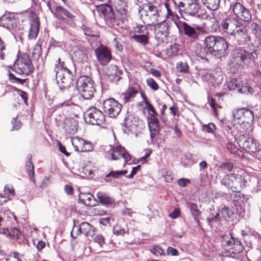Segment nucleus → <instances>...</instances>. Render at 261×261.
Masks as SVG:
<instances>
[{
    "label": "nucleus",
    "instance_id": "55",
    "mask_svg": "<svg viewBox=\"0 0 261 261\" xmlns=\"http://www.w3.org/2000/svg\"><path fill=\"white\" fill-rule=\"evenodd\" d=\"M6 46L5 42L0 38V59L4 60L5 59V53Z\"/></svg>",
    "mask_w": 261,
    "mask_h": 261
},
{
    "label": "nucleus",
    "instance_id": "21",
    "mask_svg": "<svg viewBox=\"0 0 261 261\" xmlns=\"http://www.w3.org/2000/svg\"><path fill=\"white\" fill-rule=\"evenodd\" d=\"M201 8L198 0H190L185 9L186 13L191 16H196Z\"/></svg>",
    "mask_w": 261,
    "mask_h": 261
},
{
    "label": "nucleus",
    "instance_id": "52",
    "mask_svg": "<svg viewBox=\"0 0 261 261\" xmlns=\"http://www.w3.org/2000/svg\"><path fill=\"white\" fill-rule=\"evenodd\" d=\"M93 241L98 244L100 248H102L105 244V238L101 234H97L94 236Z\"/></svg>",
    "mask_w": 261,
    "mask_h": 261
},
{
    "label": "nucleus",
    "instance_id": "8",
    "mask_svg": "<svg viewBox=\"0 0 261 261\" xmlns=\"http://www.w3.org/2000/svg\"><path fill=\"white\" fill-rule=\"evenodd\" d=\"M102 109L108 116L115 118L120 113L122 105L114 98H109L103 101Z\"/></svg>",
    "mask_w": 261,
    "mask_h": 261
},
{
    "label": "nucleus",
    "instance_id": "45",
    "mask_svg": "<svg viewBox=\"0 0 261 261\" xmlns=\"http://www.w3.org/2000/svg\"><path fill=\"white\" fill-rule=\"evenodd\" d=\"M147 25L146 24L145 25H137L136 27L134 28V32L139 34V35L149 34Z\"/></svg>",
    "mask_w": 261,
    "mask_h": 261
},
{
    "label": "nucleus",
    "instance_id": "33",
    "mask_svg": "<svg viewBox=\"0 0 261 261\" xmlns=\"http://www.w3.org/2000/svg\"><path fill=\"white\" fill-rule=\"evenodd\" d=\"M203 5L212 11L217 10L220 6V0H201Z\"/></svg>",
    "mask_w": 261,
    "mask_h": 261
},
{
    "label": "nucleus",
    "instance_id": "32",
    "mask_svg": "<svg viewBox=\"0 0 261 261\" xmlns=\"http://www.w3.org/2000/svg\"><path fill=\"white\" fill-rule=\"evenodd\" d=\"M242 84L241 78H231L226 83L227 88L229 90H238L240 85Z\"/></svg>",
    "mask_w": 261,
    "mask_h": 261
},
{
    "label": "nucleus",
    "instance_id": "18",
    "mask_svg": "<svg viewBox=\"0 0 261 261\" xmlns=\"http://www.w3.org/2000/svg\"><path fill=\"white\" fill-rule=\"evenodd\" d=\"M123 71L119 67L116 65L111 64L109 65L106 70V74L111 80L118 82L121 79V75Z\"/></svg>",
    "mask_w": 261,
    "mask_h": 261
},
{
    "label": "nucleus",
    "instance_id": "50",
    "mask_svg": "<svg viewBox=\"0 0 261 261\" xmlns=\"http://www.w3.org/2000/svg\"><path fill=\"white\" fill-rule=\"evenodd\" d=\"M148 113V117L147 119L148 124L155 122L158 121V119L157 118L158 113L155 111L154 108H153V111H150L149 110H147Z\"/></svg>",
    "mask_w": 261,
    "mask_h": 261
},
{
    "label": "nucleus",
    "instance_id": "13",
    "mask_svg": "<svg viewBox=\"0 0 261 261\" xmlns=\"http://www.w3.org/2000/svg\"><path fill=\"white\" fill-rule=\"evenodd\" d=\"M75 229V227L74 226L71 232V236L74 238H76L77 236L81 233L84 234L86 237H93L95 234V227L86 222H82L80 226L76 228L77 232L74 234Z\"/></svg>",
    "mask_w": 261,
    "mask_h": 261
},
{
    "label": "nucleus",
    "instance_id": "56",
    "mask_svg": "<svg viewBox=\"0 0 261 261\" xmlns=\"http://www.w3.org/2000/svg\"><path fill=\"white\" fill-rule=\"evenodd\" d=\"M146 83L147 85L153 90H157L159 89V86L155 81L152 78L147 79Z\"/></svg>",
    "mask_w": 261,
    "mask_h": 261
},
{
    "label": "nucleus",
    "instance_id": "64",
    "mask_svg": "<svg viewBox=\"0 0 261 261\" xmlns=\"http://www.w3.org/2000/svg\"><path fill=\"white\" fill-rule=\"evenodd\" d=\"M251 28L256 35H261V30L257 23L254 22H252L251 24Z\"/></svg>",
    "mask_w": 261,
    "mask_h": 261
},
{
    "label": "nucleus",
    "instance_id": "24",
    "mask_svg": "<svg viewBox=\"0 0 261 261\" xmlns=\"http://www.w3.org/2000/svg\"><path fill=\"white\" fill-rule=\"evenodd\" d=\"M241 28L242 23L238 19H230L228 30H226V33L231 35L240 34V33H243L245 31L244 29Z\"/></svg>",
    "mask_w": 261,
    "mask_h": 261
},
{
    "label": "nucleus",
    "instance_id": "7",
    "mask_svg": "<svg viewBox=\"0 0 261 261\" xmlns=\"http://www.w3.org/2000/svg\"><path fill=\"white\" fill-rule=\"evenodd\" d=\"M85 121L92 125H100L105 123V116L103 113L95 107L90 108L87 111Z\"/></svg>",
    "mask_w": 261,
    "mask_h": 261
},
{
    "label": "nucleus",
    "instance_id": "2",
    "mask_svg": "<svg viewBox=\"0 0 261 261\" xmlns=\"http://www.w3.org/2000/svg\"><path fill=\"white\" fill-rule=\"evenodd\" d=\"M54 71L57 83L61 89L69 88L73 85V73L65 66L64 62L61 61L60 58L58 59Z\"/></svg>",
    "mask_w": 261,
    "mask_h": 261
},
{
    "label": "nucleus",
    "instance_id": "36",
    "mask_svg": "<svg viewBox=\"0 0 261 261\" xmlns=\"http://www.w3.org/2000/svg\"><path fill=\"white\" fill-rule=\"evenodd\" d=\"M125 148L120 145H117L112 148L111 158L113 160H118L120 154Z\"/></svg>",
    "mask_w": 261,
    "mask_h": 261
},
{
    "label": "nucleus",
    "instance_id": "34",
    "mask_svg": "<svg viewBox=\"0 0 261 261\" xmlns=\"http://www.w3.org/2000/svg\"><path fill=\"white\" fill-rule=\"evenodd\" d=\"M182 25L185 35L193 39H197L198 37L199 33L193 28L186 22H184Z\"/></svg>",
    "mask_w": 261,
    "mask_h": 261
},
{
    "label": "nucleus",
    "instance_id": "51",
    "mask_svg": "<svg viewBox=\"0 0 261 261\" xmlns=\"http://www.w3.org/2000/svg\"><path fill=\"white\" fill-rule=\"evenodd\" d=\"M151 252L156 256H163L165 254V250L160 246H154Z\"/></svg>",
    "mask_w": 261,
    "mask_h": 261
},
{
    "label": "nucleus",
    "instance_id": "48",
    "mask_svg": "<svg viewBox=\"0 0 261 261\" xmlns=\"http://www.w3.org/2000/svg\"><path fill=\"white\" fill-rule=\"evenodd\" d=\"M176 67L180 72L184 73L189 72V67L187 62H179L176 64Z\"/></svg>",
    "mask_w": 261,
    "mask_h": 261
},
{
    "label": "nucleus",
    "instance_id": "41",
    "mask_svg": "<svg viewBox=\"0 0 261 261\" xmlns=\"http://www.w3.org/2000/svg\"><path fill=\"white\" fill-rule=\"evenodd\" d=\"M238 91L243 94H250L252 92V89L248 83L242 81V84L240 85Z\"/></svg>",
    "mask_w": 261,
    "mask_h": 261
},
{
    "label": "nucleus",
    "instance_id": "11",
    "mask_svg": "<svg viewBox=\"0 0 261 261\" xmlns=\"http://www.w3.org/2000/svg\"><path fill=\"white\" fill-rule=\"evenodd\" d=\"M232 10L234 15L240 20L250 22L252 20V14L250 10L240 3L236 2L232 6Z\"/></svg>",
    "mask_w": 261,
    "mask_h": 261
},
{
    "label": "nucleus",
    "instance_id": "28",
    "mask_svg": "<svg viewBox=\"0 0 261 261\" xmlns=\"http://www.w3.org/2000/svg\"><path fill=\"white\" fill-rule=\"evenodd\" d=\"M82 203L88 206H93L95 205V199L90 193H82L79 197Z\"/></svg>",
    "mask_w": 261,
    "mask_h": 261
},
{
    "label": "nucleus",
    "instance_id": "38",
    "mask_svg": "<svg viewBox=\"0 0 261 261\" xmlns=\"http://www.w3.org/2000/svg\"><path fill=\"white\" fill-rule=\"evenodd\" d=\"M127 6L125 4L119 5L116 7L117 15L123 19H126L127 16Z\"/></svg>",
    "mask_w": 261,
    "mask_h": 261
},
{
    "label": "nucleus",
    "instance_id": "1",
    "mask_svg": "<svg viewBox=\"0 0 261 261\" xmlns=\"http://www.w3.org/2000/svg\"><path fill=\"white\" fill-rule=\"evenodd\" d=\"M204 48L206 51L217 58L224 57L228 48V42L222 37L210 35L204 40Z\"/></svg>",
    "mask_w": 261,
    "mask_h": 261
},
{
    "label": "nucleus",
    "instance_id": "17",
    "mask_svg": "<svg viewBox=\"0 0 261 261\" xmlns=\"http://www.w3.org/2000/svg\"><path fill=\"white\" fill-rule=\"evenodd\" d=\"M155 33L159 38L167 37L169 34V23L167 20H163L160 23L153 24Z\"/></svg>",
    "mask_w": 261,
    "mask_h": 261
},
{
    "label": "nucleus",
    "instance_id": "60",
    "mask_svg": "<svg viewBox=\"0 0 261 261\" xmlns=\"http://www.w3.org/2000/svg\"><path fill=\"white\" fill-rule=\"evenodd\" d=\"M220 168L222 169H225L229 172H230L233 169V164L231 162L222 163L220 164Z\"/></svg>",
    "mask_w": 261,
    "mask_h": 261
},
{
    "label": "nucleus",
    "instance_id": "46",
    "mask_svg": "<svg viewBox=\"0 0 261 261\" xmlns=\"http://www.w3.org/2000/svg\"><path fill=\"white\" fill-rule=\"evenodd\" d=\"M227 148L228 151L232 154L237 156L242 155V151L240 150L236 145L231 143L227 144Z\"/></svg>",
    "mask_w": 261,
    "mask_h": 261
},
{
    "label": "nucleus",
    "instance_id": "25",
    "mask_svg": "<svg viewBox=\"0 0 261 261\" xmlns=\"http://www.w3.org/2000/svg\"><path fill=\"white\" fill-rule=\"evenodd\" d=\"M78 123L73 118H66L64 121L63 128L69 134H74L77 131Z\"/></svg>",
    "mask_w": 261,
    "mask_h": 261
},
{
    "label": "nucleus",
    "instance_id": "22",
    "mask_svg": "<svg viewBox=\"0 0 261 261\" xmlns=\"http://www.w3.org/2000/svg\"><path fill=\"white\" fill-rule=\"evenodd\" d=\"M233 57L237 61L249 63L251 60V55L243 49H237L233 50Z\"/></svg>",
    "mask_w": 261,
    "mask_h": 261
},
{
    "label": "nucleus",
    "instance_id": "42",
    "mask_svg": "<svg viewBox=\"0 0 261 261\" xmlns=\"http://www.w3.org/2000/svg\"><path fill=\"white\" fill-rule=\"evenodd\" d=\"M148 35H134L132 38L137 42L146 45L148 43Z\"/></svg>",
    "mask_w": 261,
    "mask_h": 261
},
{
    "label": "nucleus",
    "instance_id": "12",
    "mask_svg": "<svg viewBox=\"0 0 261 261\" xmlns=\"http://www.w3.org/2000/svg\"><path fill=\"white\" fill-rule=\"evenodd\" d=\"M30 31L29 37L30 39H35L38 34L40 22L37 14L33 11H31L29 14Z\"/></svg>",
    "mask_w": 261,
    "mask_h": 261
},
{
    "label": "nucleus",
    "instance_id": "37",
    "mask_svg": "<svg viewBox=\"0 0 261 261\" xmlns=\"http://www.w3.org/2000/svg\"><path fill=\"white\" fill-rule=\"evenodd\" d=\"M121 159H123L124 160L123 167H124L126 164L130 165L133 163L131 155L125 148L124 149L122 153H121L119 156V160Z\"/></svg>",
    "mask_w": 261,
    "mask_h": 261
},
{
    "label": "nucleus",
    "instance_id": "62",
    "mask_svg": "<svg viewBox=\"0 0 261 261\" xmlns=\"http://www.w3.org/2000/svg\"><path fill=\"white\" fill-rule=\"evenodd\" d=\"M12 123L14 129L18 130L21 127V123L19 120H17V117L12 119Z\"/></svg>",
    "mask_w": 261,
    "mask_h": 261
},
{
    "label": "nucleus",
    "instance_id": "35",
    "mask_svg": "<svg viewBox=\"0 0 261 261\" xmlns=\"http://www.w3.org/2000/svg\"><path fill=\"white\" fill-rule=\"evenodd\" d=\"M110 16L107 21L109 22L112 26H119L123 23L124 19L118 15L115 16L114 12L109 14Z\"/></svg>",
    "mask_w": 261,
    "mask_h": 261
},
{
    "label": "nucleus",
    "instance_id": "26",
    "mask_svg": "<svg viewBox=\"0 0 261 261\" xmlns=\"http://www.w3.org/2000/svg\"><path fill=\"white\" fill-rule=\"evenodd\" d=\"M203 79L206 81L212 86H218L222 82V76L221 74L215 73H206L203 75Z\"/></svg>",
    "mask_w": 261,
    "mask_h": 261
},
{
    "label": "nucleus",
    "instance_id": "44",
    "mask_svg": "<svg viewBox=\"0 0 261 261\" xmlns=\"http://www.w3.org/2000/svg\"><path fill=\"white\" fill-rule=\"evenodd\" d=\"M42 55L41 45L40 43H37L35 45L32 53L33 58L34 60H38Z\"/></svg>",
    "mask_w": 261,
    "mask_h": 261
},
{
    "label": "nucleus",
    "instance_id": "39",
    "mask_svg": "<svg viewBox=\"0 0 261 261\" xmlns=\"http://www.w3.org/2000/svg\"><path fill=\"white\" fill-rule=\"evenodd\" d=\"M208 103L213 110L215 115L218 116L219 115L218 109L221 108L220 105L216 102V100L212 96H208Z\"/></svg>",
    "mask_w": 261,
    "mask_h": 261
},
{
    "label": "nucleus",
    "instance_id": "61",
    "mask_svg": "<svg viewBox=\"0 0 261 261\" xmlns=\"http://www.w3.org/2000/svg\"><path fill=\"white\" fill-rule=\"evenodd\" d=\"M148 127L150 131L153 130L155 132H159L160 125L159 121L155 122L149 123L148 124Z\"/></svg>",
    "mask_w": 261,
    "mask_h": 261
},
{
    "label": "nucleus",
    "instance_id": "16",
    "mask_svg": "<svg viewBox=\"0 0 261 261\" xmlns=\"http://www.w3.org/2000/svg\"><path fill=\"white\" fill-rule=\"evenodd\" d=\"M54 15L58 19L63 22H65L66 18L73 20L75 18V16L71 12L60 6L56 7Z\"/></svg>",
    "mask_w": 261,
    "mask_h": 261
},
{
    "label": "nucleus",
    "instance_id": "15",
    "mask_svg": "<svg viewBox=\"0 0 261 261\" xmlns=\"http://www.w3.org/2000/svg\"><path fill=\"white\" fill-rule=\"evenodd\" d=\"M239 145L249 152H256L258 150V144L252 137L248 138L244 136L240 137Z\"/></svg>",
    "mask_w": 261,
    "mask_h": 261
},
{
    "label": "nucleus",
    "instance_id": "4",
    "mask_svg": "<svg viewBox=\"0 0 261 261\" xmlns=\"http://www.w3.org/2000/svg\"><path fill=\"white\" fill-rule=\"evenodd\" d=\"M94 84L91 77L82 75L77 80L76 89L83 98L88 99L94 96L95 92Z\"/></svg>",
    "mask_w": 261,
    "mask_h": 261
},
{
    "label": "nucleus",
    "instance_id": "19",
    "mask_svg": "<svg viewBox=\"0 0 261 261\" xmlns=\"http://www.w3.org/2000/svg\"><path fill=\"white\" fill-rule=\"evenodd\" d=\"M225 247L227 251L233 253H239L243 249V246L241 241L233 237L227 241Z\"/></svg>",
    "mask_w": 261,
    "mask_h": 261
},
{
    "label": "nucleus",
    "instance_id": "3",
    "mask_svg": "<svg viewBox=\"0 0 261 261\" xmlns=\"http://www.w3.org/2000/svg\"><path fill=\"white\" fill-rule=\"evenodd\" d=\"M246 182L243 172L227 174L222 180V184L233 192H240Z\"/></svg>",
    "mask_w": 261,
    "mask_h": 261
},
{
    "label": "nucleus",
    "instance_id": "59",
    "mask_svg": "<svg viewBox=\"0 0 261 261\" xmlns=\"http://www.w3.org/2000/svg\"><path fill=\"white\" fill-rule=\"evenodd\" d=\"M9 77L10 80H14L16 83L20 84H23L25 81L26 79H22L20 78L16 77L14 74L10 72L9 74Z\"/></svg>",
    "mask_w": 261,
    "mask_h": 261
},
{
    "label": "nucleus",
    "instance_id": "10",
    "mask_svg": "<svg viewBox=\"0 0 261 261\" xmlns=\"http://www.w3.org/2000/svg\"><path fill=\"white\" fill-rule=\"evenodd\" d=\"M94 54L97 62L102 66H107L112 59L111 51L108 47L103 45L95 48Z\"/></svg>",
    "mask_w": 261,
    "mask_h": 261
},
{
    "label": "nucleus",
    "instance_id": "20",
    "mask_svg": "<svg viewBox=\"0 0 261 261\" xmlns=\"http://www.w3.org/2000/svg\"><path fill=\"white\" fill-rule=\"evenodd\" d=\"M140 89L139 86L129 87L122 94L123 101L124 103L133 101L136 95L139 93Z\"/></svg>",
    "mask_w": 261,
    "mask_h": 261
},
{
    "label": "nucleus",
    "instance_id": "58",
    "mask_svg": "<svg viewBox=\"0 0 261 261\" xmlns=\"http://www.w3.org/2000/svg\"><path fill=\"white\" fill-rule=\"evenodd\" d=\"M141 95L145 103V109L150 111H153V106L147 100V98L145 94L144 93L141 92Z\"/></svg>",
    "mask_w": 261,
    "mask_h": 261
},
{
    "label": "nucleus",
    "instance_id": "54",
    "mask_svg": "<svg viewBox=\"0 0 261 261\" xmlns=\"http://www.w3.org/2000/svg\"><path fill=\"white\" fill-rule=\"evenodd\" d=\"M165 7L166 8L167 11V13L166 15L167 18H170L172 20H174L175 18H176L177 17V14L174 13L170 9L169 5L168 3H165Z\"/></svg>",
    "mask_w": 261,
    "mask_h": 261
},
{
    "label": "nucleus",
    "instance_id": "14",
    "mask_svg": "<svg viewBox=\"0 0 261 261\" xmlns=\"http://www.w3.org/2000/svg\"><path fill=\"white\" fill-rule=\"evenodd\" d=\"M71 141L74 150L76 151L88 152L92 151L93 149L91 143L79 137L71 138Z\"/></svg>",
    "mask_w": 261,
    "mask_h": 261
},
{
    "label": "nucleus",
    "instance_id": "9",
    "mask_svg": "<svg viewBox=\"0 0 261 261\" xmlns=\"http://www.w3.org/2000/svg\"><path fill=\"white\" fill-rule=\"evenodd\" d=\"M233 120L239 124L251 123L254 120L252 111L247 108H240L233 113Z\"/></svg>",
    "mask_w": 261,
    "mask_h": 261
},
{
    "label": "nucleus",
    "instance_id": "30",
    "mask_svg": "<svg viewBox=\"0 0 261 261\" xmlns=\"http://www.w3.org/2000/svg\"><path fill=\"white\" fill-rule=\"evenodd\" d=\"M32 158V156L30 154L27 156L28 161L27 162V171L30 179L35 184L36 180L35 178L34 166L31 161Z\"/></svg>",
    "mask_w": 261,
    "mask_h": 261
},
{
    "label": "nucleus",
    "instance_id": "47",
    "mask_svg": "<svg viewBox=\"0 0 261 261\" xmlns=\"http://www.w3.org/2000/svg\"><path fill=\"white\" fill-rule=\"evenodd\" d=\"M6 261H23L20 254L17 251L10 252L6 258Z\"/></svg>",
    "mask_w": 261,
    "mask_h": 261
},
{
    "label": "nucleus",
    "instance_id": "6",
    "mask_svg": "<svg viewBox=\"0 0 261 261\" xmlns=\"http://www.w3.org/2000/svg\"><path fill=\"white\" fill-rule=\"evenodd\" d=\"M144 14H142L143 22L148 25H151L158 21L159 12L157 7L151 3L144 5Z\"/></svg>",
    "mask_w": 261,
    "mask_h": 261
},
{
    "label": "nucleus",
    "instance_id": "31",
    "mask_svg": "<svg viewBox=\"0 0 261 261\" xmlns=\"http://www.w3.org/2000/svg\"><path fill=\"white\" fill-rule=\"evenodd\" d=\"M187 205L195 221L198 222L199 218L201 214V212L199 210L198 205L193 202H188Z\"/></svg>",
    "mask_w": 261,
    "mask_h": 261
},
{
    "label": "nucleus",
    "instance_id": "63",
    "mask_svg": "<svg viewBox=\"0 0 261 261\" xmlns=\"http://www.w3.org/2000/svg\"><path fill=\"white\" fill-rule=\"evenodd\" d=\"M167 254L168 255L177 256L179 254V252L176 249L169 246L167 249Z\"/></svg>",
    "mask_w": 261,
    "mask_h": 261
},
{
    "label": "nucleus",
    "instance_id": "23",
    "mask_svg": "<svg viewBox=\"0 0 261 261\" xmlns=\"http://www.w3.org/2000/svg\"><path fill=\"white\" fill-rule=\"evenodd\" d=\"M15 21L13 13H6L0 17V25L7 29L14 28L13 24Z\"/></svg>",
    "mask_w": 261,
    "mask_h": 261
},
{
    "label": "nucleus",
    "instance_id": "27",
    "mask_svg": "<svg viewBox=\"0 0 261 261\" xmlns=\"http://www.w3.org/2000/svg\"><path fill=\"white\" fill-rule=\"evenodd\" d=\"M0 233L14 240L18 239L21 234L20 230L15 227L10 228H0Z\"/></svg>",
    "mask_w": 261,
    "mask_h": 261
},
{
    "label": "nucleus",
    "instance_id": "29",
    "mask_svg": "<svg viewBox=\"0 0 261 261\" xmlns=\"http://www.w3.org/2000/svg\"><path fill=\"white\" fill-rule=\"evenodd\" d=\"M96 197L98 201L103 205L112 204L114 202L111 197L103 192H97Z\"/></svg>",
    "mask_w": 261,
    "mask_h": 261
},
{
    "label": "nucleus",
    "instance_id": "57",
    "mask_svg": "<svg viewBox=\"0 0 261 261\" xmlns=\"http://www.w3.org/2000/svg\"><path fill=\"white\" fill-rule=\"evenodd\" d=\"M203 130L208 133H213L216 129V125L212 123H209L207 125H204L203 127Z\"/></svg>",
    "mask_w": 261,
    "mask_h": 261
},
{
    "label": "nucleus",
    "instance_id": "5",
    "mask_svg": "<svg viewBox=\"0 0 261 261\" xmlns=\"http://www.w3.org/2000/svg\"><path fill=\"white\" fill-rule=\"evenodd\" d=\"M14 69L20 75H28L33 72L34 68L29 56L26 54L19 55L14 64Z\"/></svg>",
    "mask_w": 261,
    "mask_h": 261
},
{
    "label": "nucleus",
    "instance_id": "49",
    "mask_svg": "<svg viewBox=\"0 0 261 261\" xmlns=\"http://www.w3.org/2000/svg\"><path fill=\"white\" fill-rule=\"evenodd\" d=\"M127 173V171L123 170L121 171H111L106 176V178L112 177L114 178H119L120 176L124 175Z\"/></svg>",
    "mask_w": 261,
    "mask_h": 261
},
{
    "label": "nucleus",
    "instance_id": "53",
    "mask_svg": "<svg viewBox=\"0 0 261 261\" xmlns=\"http://www.w3.org/2000/svg\"><path fill=\"white\" fill-rule=\"evenodd\" d=\"M113 233L116 236H123L125 233H129L128 230L125 231L124 229L120 228L119 226L116 225L113 228Z\"/></svg>",
    "mask_w": 261,
    "mask_h": 261
},
{
    "label": "nucleus",
    "instance_id": "40",
    "mask_svg": "<svg viewBox=\"0 0 261 261\" xmlns=\"http://www.w3.org/2000/svg\"><path fill=\"white\" fill-rule=\"evenodd\" d=\"M233 192L230 195V199L233 202L234 205H239L243 201L244 197L240 192Z\"/></svg>",
    "mask_w": 261,
    "mask_h": 261
},
{
    "label": "nucleus",
    "instance_id": "43",
    "mask_svg": "<svg viewBox=\"0 0 261 261\" xmlns=\"http://www.w3.org/2000/svg\"><path fill=\"white\" fill-rule=\"evenodd\" d=\"M99 9L106 20L109 18V14L113 13L112 8L107 5L100 6Z\"/></svg>",
    "mask_w": 261,
    "mask_h": 261
}]
</instances>
